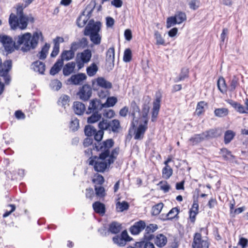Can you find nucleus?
<instances>
[{"label":"nucleus","instance_id":"f257e3e1","mask_svg":"<svg viewBox=\"0 0 248 248\" xmlns=\"http://www.w3.org/2000/svg\"><path fill=\"white\" fill-rule=\"evenodd\" d=\"M119 148L117 147L112 150V155L109 158L107 159H100L99 156H93L89 158V165H93L96 171L103 172L106 169L109 167L116 159L119 154Z\"/></svg>","mask_w":248,"mask_h":248},{"label":"nucleus","instance_id":"f03ea898","mask_svg":"<svg viewBox=\"0 0 248 248\" xmlns=\"http://www.w3.org/2000/svg\"><path fill=\"white\" fill-rule=\"evenodd\" d=\"M150 98L147 97L144 101L141 106V120L137 127L134 136L135 140H140L143 138L145 131L148 129V114L150 109Z\"/></svg>","mask_w":248,"mask_h":248},{"label":"nucleus","instance_id":"7ed1b4c3","mask_svg":"<svg viewBox=\"0 0 248 248\" xmlns=\"http://www.w3.org/2000/svg\"><path fill=\"white\" fill-rule=\"evenodd\" d=\"M114 141L112 139H107L101 142L95 143L93 145V149L99 152V158L107 159L109 158L112 155L111 148L114 146Z\"/></svg>","mask_w":248,"mask_h":248},{"label":"nucleus","instance_id":"20e7f679","mask_svg":"<svg viewBox=\"0 0 248 248\" xmlns=\"http://www.w3.org/2000/svg\"><path fill=\"white\" fill-rule=\"evenodd\" d=\"M98 127L100 129H105L114 133H118L121 129L120 121L117 119L111 121L103 119L99 123Z\"/></svg>","mask_w":248,"mask_h":248},{"label":"nucleus","instance_id":"39448f33","mask_svg":"<svg viewBox=\"0 0 248 248\" xmlns=\"http://www.w3.org/2000/svg\"><path fill=\"white\" fill-rule=\"evenodd\" d=\"M31 33L27 32L21 36L18 35L17 43L20 45V49L24 52H27L31 49H34L31 44Z\"/></svg>","mask_w":248,"mask_h":248},{"label":"nucleus","instance_id":"423d86ee","mask_svg":"<svg viewBox=\"0 0 248 248\" xmlns=\"http://www.w3.org/2000/svg\"><path fill=\"white\" fill-rule=\"evenodd\" d=\"M130 115L132 116V121L131 124V127L134 129L136 128L139 120H141V111L139 106L136 101H132L130 104Z\"/></svg>","mask_w":248,"mask_h":248},{"label":"nucleus","instance_id":"0eeeda50","mask_svg":"<svg viewBox=\"0 0 248 248\" xmlns=\"http://www.w3.org/2000/svg\"><path fill=\"white\" fill-rule=\"evenodd\" d=\"M0 42L2 44L7 54L12 53L16 48V42L9 36L0 34Z\"/></svg>","mask_w":248,"mask_h":248},{"label":"nucleus","instance_id":"6e6552de","mask_svg":"<svg viewBox=\"0 0 248 248\" xmlns=\"http://www.w3.org/2000/svg\"><path fill=\"white\" fill-rule=\"evenodd\" d=\"M209 245L210 242L208 239H202L201 233H195L191 244L192 248H209Z\"/></svg>","mask_w":248,"mask_h":248},{"label":"nucleus","instance_id":"1a4fd4ad","mask_svg":"<svg viewBox=\"0 0 248 248\" xmlns=\"http://www.w3.org/2000/svg\"><path fill=\"white\" fill-rule=\"evenodd\" d=\"M101 23L100 21L95 22L91 19L84 30V35L89 36L99 32L101 30Z\"/></svg>","mask_w":248,"mask_h":248},{"label":"nucleus","instance_id":"9d476101","mask_svg":"<svg viewBox=\"0 0 248 248\" xmlns=\"http://www.w3.org/2000/svg\"><path fill=\"white\" fill-rule=\"evenodd\" d=\"M28 16L24 14L23 11H16V29H26L28 24Z\"/></svg>","mask_w":248,"mask_h":248},{"label":"nucleus","instance_id":"9b49d317","mask_svg":"<svg viewBox=\"0 0 248 248\" xmlns=\"http://www.w3.org/2000/svg\"><path fill=\"white\" fill-rule=\"evenodd\" d=\"M103 108L104 106L101 101L97 99H93L90 101L86 113L89 114L92 112L99 113Z\"/></svg>","mask_w":248,"mask_h":248},{"label":"nucleus","instance_id":"f8f14e48","mask_svg":"<svg viewBox=\"0 0 248 248\" xmlns=\"http://www.w3.org/2000/svg\"><path fill=\"white\" fill-rule=\"evenodd\" d=\"M92 94V90L90 85L85 84L82 86L77 94L83 101L88 100Z\"/></svg>","mask_w":248,"mask_h":248},{"label":"nucleus","instance_id":"ddd939ff","mask_svg":"<svg viewBox=\"0 0 248 248\" xmlns=\"http://www.w3.org/2000/svg\"><path fill=\"white\" fill-rule=\"evenodd\" d=\"M161 97H156L153 102V107L152 110L151 121L153 122L156 121L160 108Z\"/></svg>","mask_w":248,"mask_h":248},{"label":"nucleus","instance_id":"4468645a","mask_svg":"<svg viewBox=\"0 0 248 248\" xmlns=\"http://www.w3.org/2000/svg\"><path fill=\"white\" fill-rule=\"evenodd\" d=\"M145 228V222L143 220L136 222L129 229L131 234L137 235L140 233Z\"/></svg>","mask_w":248,"mask_h":248},{"label":"nucleus","instance_id":"2eb2a0df","mask_svg":"<svg viewBox=\"0 0 248 248\" xmlns=\"http://www.w3.org/2000/svg\"><path fill=\"white\" fill-rule=\"evenodd\" d=\"M88 41L86 38L83 37L79 40L78 42H74L71 44L70 48L75 52L80 48H84L87 47Z\"/></svg>","mask_w":248,"mask_h":248},{"label":"nucleus","instance_id":"dca6fc26","mask_svg":"<svg viewBox=\"0 0 248 248\" xmlns=\"http://www.w3.org/2000/svg\"><path fill=\"white\" fill-rule=\"evenodd\" d=\"M86 78V76L84 73H79L76 75H72L68 80L71 84L74 85L81 84L83 81Z\"/></svg>","mask_w":248,"mask_h":248},{"label":"nucleus","instance_id":"f3484780","mask_svg":"<svg viewBox=\"0 0 248 248\" xmlns=\"http://www.w3.org/2000/svg\"><path fill=\"white\" fill-rule=\"evenodd\" d=\"M122 224L117 221H112L108 225V232L112 234H117L122 230Z\"/></svg>","mask_w":248,"mask_h":248},{"label":"nucleus","instance_id":"a211bd4d","mask_svg":"<svg viewBox=\"0 0 248 248\" xmlns=\"http://www.w3.org/2000/svg\"><path fill=\"white\" fill-rule=\"evenodd\" d=\"M40 38L41 40L44 39V37L41 31H35L33 33L32 36L31 35V44L34 49L37 47Z\"/></svg>","mask_w":248,"mask_h":248},{"label":"nucleus","instance_id":"6ab92c4d","mask_svg":"<svg viewBox=\"0 0 248 248\" xmlns=\"http://www.w3.org/2000/svg\"><path fill=\"white\" fill-rule=\"evenodd\" d=\"M32 69L35 72L43 75L46 69V65L44 62L39 61H36L33 62L31 65Z\"/></svg>","mask_w":248,"mask_h":248},{"label":"nucleus","instance_id":"aec40b11","mask_svg":"<svg viewBox=\"0 0 248 248\" xmlns=\"http://www.w3.org/2000/svg\"><path fill=\"white\" fill-rule=\"evenodd\" d=\"M205 139H210L219 137L221 133L219 132V129H211L209 130L203 132Z\"/></svg>","mask_w":248,"mask_h":248},{"label":"nucleus","instance_id":"412c9836","mask_svg":"<svg viewBox=\"0 0 248 248\" xmlns=\"http://www.w3.org/2000/svg\"><path fill=\"white\" fill-rule=\"evenodd\" d=\"M167 241V238L163 234L160 233L156 236L155 244L158 247L162 248L166 245Z\"/></svg>","mask_w":248,"mask_h":248},{"label":"nucleus","instance_id":"4be33fe9","mask_svg":"<svg viewBox=\"0 0 248 248\" xmlns=\"http://www.w3.org/2000/svg\"><path fill=\"white\" fill-rule=\"evenodd\" d=\"M75 56V52L70 48L69 50H63L61 54V59L59 60H62L63 62L64 61H69L73 59Z\"/></svg>","mask_w":248,"mask_h":248},{"label":"nucleus","instance_id":"5701e85b","mask_svg":"<svg viewBox=\"0 0 248 248\" xmlns=\"http://www.w3.org/2000/svg\"><path fill=\"white\" fill-rule=\"evenodd\" d=\"M50 45L46 43L45 45L42 47L40 51L37 54V57L39 59L44 60L47 57L48 50L50 48Z\"/></svg>","mask_w":248,"mask_h":248},{"label":"nucleus","instance_id":"b1692460","mask_svg":"<svg viewBox=\"0 0 248 248\" xmlns=\"http://www.w3.org/2000/svg\"><path fill=\"white\" fill-rule=\"evenodd\" d=\"M63 65V62H62V60H59L58 59L50 69V74L51 75L54 76L58 74L61 71Z\"/></svg>","mask_w":248,"mask_h":248},{"label":"nucleus","instance_id":"393cba45","mask_svg":"<svg viewBox=\"0 0 248 248\" xmlns=\"http://www.w3.org/2000/svg\"><path fill=\"white\" fill-rule=\"evenodd\" d=\"M93 208L94 212L97 214L103 215L105 213V205L100 202H94L93 204Z\"/></svg>","mask_w":248,"mask_h":248},{"label":"nucleus","instance_id":"a878e982","mask_svg":"<svg viewBox=\"0 0 248 248\" xmlns=\"http://www.w3.org/2000/svg\"><path fill=\"white\" fill-rule=\"evenodd\" d=\"M73 108L76 114L81 115L85 111V106L82 103L77 101L74 103Z\"/></svg>","mask_w":248,"mask_h":248},{"label":"nucleus","instance_id":"bb28decb","mask_svg":"<svg viewBox=\"0 0 248 248\" xmlns=\"http://www.w3.org/2000/svg\"><path fill=\"white\" fill-rule=\"evenodd\" d=\"M217 86L218 90L221 93L224 94L227 93V86L225 80L223 77H220L219 78L217 82Z\"/></svg>","mask_w":248,"mask_h":248},{"label":"nucleus","instance_id":"cd10ccee","mask_svg":"<svg viewBox=\"0 0 248 248\" xmlns=\"http://www.w3.org/2000/svg\"><path fill=\"white\" fill-rule=\"evenodd\" d=\"M96 82L97 85L102 88L105 89H111L112 88L111 83L105 79L104 78H98L96 79Z\"/></svg>","mask_w":248,"mask_h":248},{"label":"nucleus","instance_id":"c85d7f7f","mask_svg":"<svg viewBox=\"0 0 248 248\" xmlns=\"http://www.w3.org/2000/svg\"><path fill=\"white\" fill-rule=\"evenodd\" d=\"M74 62H70L66 63L63 68V74L65 76H69L74 71L75 67Z\"/></svg>","mask_w":248,"mask_h":248},{"label":"nucleus","instance_id":"c756f323","mask_svg":"<svg viewBox=\"0 0 248 248\" xmlns=\"http://www.w3.org/2000/svg\"><path fill=\"white\" fill-rule=\"evenodd\" d=\"M96 5V2L95 0H92L89 4L86 6L84 11L83 12V16H85L86 14L88 18H90L91 16L93 11Z\"/></svg>","mask_w":248,"mask_h":248},{"label":"nucleus","instance_id":"7c9ffc66","mask_svg":"<svg viewBox=\"0 0 248 248\" xmlns=\"http://www.w3.org/2000/svg\"><path fill=\"white\" fill-rule=\"evenodd\" d=\"M228 103L239 113H246L245 107L242 105L232 100H229Z\"/></svg>","mask_w":248,"mask_h":248},{"label":"nucleus","instance_id":"2f4dec72","mask_svg":"<svg viewBox=\"0 0 248 248\" xmlns=\"http://www.w3.org/2000/svg\"><path fill=\"white\" fill-rule=\"evenodd\" d=\"M115 58V49L113 46L110 47L107 51L106 53V61L108 62L114 64Z\"/></svg>","mask_w":248,"mask_h":248},{"label":"nucleus","instance_id":"473e14b6","mask_svg":"<svg viewBox=\"0 0 248 248\" xmlns=\"http://www.w3.org/2000/svg\"><path fill=\"white\" fill-rule=\"evenodd\" d=\"M235 133L231 130H227L224 133V142L225 144H229L234 138Z\"/></svg>","mask_w":248,"mask_h":248},{"label":"nucleus","instance_id":"72a5a7b5","mask_svg":"<svg viewBox=\"0 0 248 248\" xmlns=\"http://www.w3.org/2000/svg\"><path fill=\"white\" fill-rule=\"evenodd\" d=\"M92 57L91 51L90 49H85L80 53V58L83 62H89Z\"/></svg>","mask_w":248,"mask_h":248},{"label":"nucleus","instance_id":"f704fd0d","mask_svg":"<svg viewBox=\"0 0 248 248\" xmlns=\"http://www.w3.org/2000/svg\"><path fill=\"white\" fill-rule=\"evenodd\" d=\"M204 140V136L203 133L202 132V133L199 134L194 135L189 139V141L192 142V145H195L201 142Z\"/></svg>","mask_w":248,"mask_h":248},{"label":"nucleus","instance_id":"c9c22d12","mask_svg":"<svg viewBox=\"0 0 248 248\" xmlns=\"http://www.w3.org/2000/svg\"><path fill=\"white\" fill-rule=\"evenodd\" d=\"M179 213V209L177 207L172 208L169 213L166 215V220H172V219L177 217L178 218V215Z\"/></svg>","mask_w":248,"mask_h":248},{"label":"nucleus","instance_id":"e433bc0d","mask_svg":"<svg viewBox=\"0 0 248 248\" xmlns=\"http://www.w3.org/2000/svg\"><path fill=\"white\" fill-rule=\"evenodd\" d=\"M189 69L184 67L182 68L179 76L175 79V82H179L184 80L186 78L188 77Z\"/></svg>","mask_w":248,"mask_h":248},{"label":"nucleus","instance_id":"4c0bfd02","mask_svg":"<svg viewBox=\"0 0 248 248\" xmlns=\"http://www.w3.org/2000/svg\"><path fill=\"white\" fill-rule=\"evenodd\" d=\"M129 204L127 202L123 201L122 202H118L116 204V210L118 212H122L127 210L129 208Z\"/></svg>","mask_w":248,"mask_h":248},{"label":"nucleus","instance_id":"58836bf2","mask_svg":"<svg viewBox=\"0 0 248 248\" xmlns=\"http://www.w3.org/2000/svg\"><path fill=\"white\" fill-rule=\"evenodd\" d=\"M90 36L91 41L95 45H98L101 43L102 37L99 32L93 33Z\"/></svg>","mask_w":248,"mask_h":248},{"label":"nucleus","instance_id":"ea45409f","mask_svg":"<svg viewBox=\"0 0 248 248\" xmlns=\"http://www.w3.org/2000/svg\"><path fill=\"white\" fill-rule=\"evenodd\" d=\"M173 173V170L170 166L164 167L162 169V177L165 179H169Z\"/></svg>","mask_w":248,"mask_h":248},{"label":"nucleus","instance_id":"a19ab883","mask_svg":"<svg viewBox=\"0 0 248 248\" xmlns=\"http://www.w3.org/2000/svg\"><path fill=\"white\" fill-rule=\"evenodd\" d=\"M174 16L176 17V20L178 24L182 23L186 19V14L183 12H177Z\"/></svg>","mask_w":248,"mask_h":248},{"label":"nucleus","instance_id":"79ce46f5","mask_svg":"<svg viewBox=\"0 0 248 248\" xmlns=\"http://www.w3.org/2000/svg\"><path fill=\"white\" fill-rule=\"evenodd\" d=\"M86 71L89 77H92L98 71V67L94 63H93L87 68Z\"/></svg>","mask_w":248,"mask_h":248},{"label":"nucleus","instance_id":"37998d69","mask_svg":"<svg viewBox=\"0 0 248 248\" xmlns=\"http://www.w3.org/2000/svg\"><path fill=\"white\" fill-rule=\"evenodd\" d=\"M215 115L218 117H223L228 115V110L226 108H216L214 111Z\"/></svg>","mask_w":248,"mask_h":248},{"label":"nucleus","instance_id":"c03bdc74","mask_svg":"<svg viewBox=\"0 0 248 248\" xmlns=\"http://www.w3.org/2000/svg\"><path fill=\"white\" fill-rule=\"evenodd\" d=\"M92 115L88 118L87 122L89 124L94 123L99 121L101 118V114L99 113L92 112Z\"/></svg>","mask_w":248,"mask_h":248},{"label":"nucleus","instance_id":"a18cd8bd","mask_svg":"<svg viewBox=\"0 0 248 248\" xmlns=\"http://www.w3.org/2000/svg\"><path fill=\"white\" fill-rule=\"evenodd\" d=\"M117 102V99L115 97H108L105 103L103 104L104 108L111 107L114 106Z\"/></svg>","mask_w":248,"mask_h":248},{"label":"nucleus","instance_id":"49530a36","mask_svg":"<svg viewBox=\"0 0 248 248\" xmlns=\"http://www.w3.org/2000/svg\"><path fill=\"white\" fill-rule=\"evenodd\" d=\"M96 129L90 125H86L84 128V133L87 137H91L96 132Z\"/></svg>","mask_w":248,"mask_h":248},{"label":"nucleus","instance_id":"de8ad7c7","mask_svg":"<svg viewBox=\"0 0 248 248\" xmlns=\"http://www.w3.org/2000/svg\"><path fill=\"white\" fill-rule=\"evenodd\" d=\"M112 241L114 244L119 247H124L125 243L123 241L121 235L117 234L112 237Z\"/></svg>","mask_w":248,"mask_h":248},{"label":"nucleus","instance_id":"09e8293b","mask_svg":"<svg viewBox=\"0 0 248 248\" xmlns=\"http://www.w3.org/2000/svg\"><path fill=\"white\" fill-rule=\"evenodd\" d=\"M164 204L163 203L160 202L155 204L152 207V214L154 216H157L160 213Z\"/></svg>","mask_w":248,"mask_h":248},{"label":"nucleus","instance_id":"8fccbe9b","mask_svg":"<svg viewBox=\"0 0 248 248\" xmlns=\"http://www.w3.org/2000/svg\"><path fill=\"white\" fill-rule=\"evenodd\" d=\"M221 152L222 154V156L225 160H229L234 158V156L233 155L231 152L228 150L226 148H223L221 150Z\"/></svg>","mask_w":248,"mask_h":248},{"label":"nucleus","instance_id":"3c124183","mask_svg":"<svg viewBox=\"0 0 248 248\" xmlns=\"http://www.w3.org/2000/svg\"><path fill=\"white\" fill-rule=\"evenodd\" d=\"M79 127V121L76 117H72L70 122V128L74 131H77Z\"/></svg>","mask_w":248,"mask_h":248},{"label":"nucleus","instance_id":"603ef678","mask_svg":"<svg viewBox=\"0 0 248 248\" xmlns=\"http://www.w3.org/2000/svg\"><path fill=\"white\" fill-rule=\"evenodd\" d=\"M34 0H23V3H18L16 6V11H21L28 7Z\"/></svg>","mask_w":248,"mask_h":248},{"label":"nucleus","instance_id":"864d4df0","mask_svg":"<svg viewBox=\"0 0 248 248\" xmlns=\"http://www.w3.org/2000/svg\"><path fill=\"white\" fill-rule=\"evenodd\" d=\"M206 105L204 101H201L197 104L195 113L198 116L201 115L204 111V106Z\"/></svg>","mask_w":248,"mask_h":248},{"label":"nucleus","instance_id":"5fc2aeb1","mask_svg":"<svg viewBox=\"0 0 248 248\" xmlns=\"http://www.w3.org/2000/svg\"><path fill=\"white\" fill-rule=\"evenodd\" d=\"M62 86L61 82L58 79H54L51 81L50 86L52 89L55 91L59 90Z\"/></svg>","mask_w":248,"mask_h":248},{"label":"nucleus","instance_id":"6e6d98bb","mask_svg":"<svg viewBox=\"0 0 248 248\" xmlns=\"http://www.w3.org/2000/svg\"><path fill=\"white\" fill-rule=\"evenodd\" d=\"M132 59V52L130 48H126L124 51L123 56V61L124 62H128L131 61Z\"/></svg>","mask_w":248,"mask_h":248},{"label":"nucleus","instance_id":"4d7b16f0","mask_svg":"<svg viewBox=\"0 0 248 248\" xmlns=\"http://www.w3.org/2000/svg\"><path fill=\"white\" fill-rule=\"evenodd\" d=\"M105 130V129H100V130H98V131H97L96 130V132L95 133V134L93 135H94V139L97 141L96 142H102L101 141L103 139V136L104 134V130Z\"/></svg>","mask_w":248,"mask_h":248},{"label":"nucleus","instance_id":"13d9d810","mask_svg":"<svg viewBox=\"0 0 248 248\" xmlns=\"http://www.w3.org/2000/svg\"><path fill=\"white\" fill-rule=\"evenodd\" d=\"M69 96L67 95H62L58 101V104L62 105V107H65L66 105L68 104L69 102Z\"/></svg>","mask_w":248,"mask_h":248},{"label":"nucleus","instance_id":"bf43d9fd","mask_svg":"<svg viewBox=\"0 0 248 248\" xmlns=\"http://www.w3.org/2000/svg\"><path fill=\"white\" fill-rule=\"evenodd\" d=\"M157 229L158 226L156 224H150L149 225L145 226V232H146L147 233H152Z\"/></svg>","mask_w":248,"mask_h":248},{"label":"nucleus","instance_id":"052dcab7","mask_svg":"<svg viewBox=\"0 0 248 248\" xmlns=\"http://www.w3.org/2000/svg\"><path fill=\"white\" fill-rule=\"evenodd\" d=\"M155 37L156 41V45H163L165 44V41L162 37L161 35L158 31H155Z\"/></svg>","mask_w":248,"mask_h":248},{"label":"nucleus","instance_id":"680f3d73","mask_svg":"<svg viewBox=\"0 0 248 248\" xmlns=\"http://www.w3.org/2000/svg\"><path fill=\"white\" fill-rule=\"evenodd\" d=\"M95 191L96 196L103 197L105 196V188L102 186H95Z\"/></svg>","mask_w":248,"mask_h":248},{"label":"nucleus","instance_id":"e2e57ef3","mask_svg":"<svg viewBox=\"0 0 248 248\" xmlns=\"http://www.w3.org/2000/svg\"><path fill=\"white\" fill-rule=\"evenodd\" d=\"M238 84V79L236 77H233L231 81L230 85L229 90L231 92H233L235 90L236 87Z\"/></svg>","mask_w":248,"mask_h":248},{"label":"nucleus","instance_id":"0e129e2a","mask_svg":"<svg viewBox=\"0 0 248 248\" xmlns=\"http://www.w3.org/2000/svg\"><path fill=\"white\" fill-rule=\"evenodd\" d=\"M82 16L83 15L79 16L77 19V26L79 28H82L85 26V25L86 24L87 21L89 18H85L84 19H82Z\"/></svg>","mask_w":248,"mask_h":248},{"label":"nucleus","instance_id":"69168bd1","mask_svg":"<svg viewBox=\"0 0 248 248\" xmlns=\"http://www.w3.org/2000/svg\"><path fill=\"white\" fill-rule=\"evenodd\" d=\"M200 2L198 0H191L188 3V5L191 9L195 10L200 6Z\"/></svg>","mask_w":248,"mask_h":248},{"label":"nucleus","instance_id":"338daca9","mask_svg":"<svg viewBox=\"0 0 248 248\" xmlns=\"http://www.w3.org/2000/svg\"><path fill=\"white\" fill-rule=\"evenodd\" d=\"M120 235L122 236L123 241L125 243V245L126 244V242L131 241L132 240V238L129 236L126 230L123 231Z\"/></svg>","mask_w":248,"mask_h":248},{"label":"nucleus","instance_id":"774afa93","mask_svg":"<svg viewBox=\"0 0 248 248\" xmlns=\"http://www.w3.org/2000/svg\"><path fill=\"white\" fill-rule=\"evenodd\" d=\"M176 19V17L174 16H170L168 17L167 20V27L169 28L172 26L177 24V22Z\"/></svg>","mask_w":248,"mask_h":248}]
</instances>
